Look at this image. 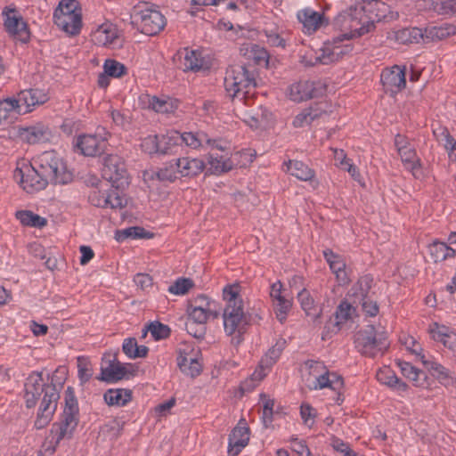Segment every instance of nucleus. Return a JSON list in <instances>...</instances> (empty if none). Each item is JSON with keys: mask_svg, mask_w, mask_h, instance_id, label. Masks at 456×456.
I'll return each mask as SVG.
<instances>
[{"mask_svg": "<svg viewBox=\"0 0 456 456\" xmlns=\"http://www.w3.org/2000/svg\"><path fill=\"white\" fill-rule=\"evenodd\" d=\"M24 387V398L28 408L35 407L43 395L35 420V427L42 429L50 423L57 409L59 390L53 383H45L42 373L36 371L27 378Z\"/></svg>", "mask_w": 456, "mask_h": 456, "instance_id": "nucleus-1", "label": "nucleus"}, {"mask_svg": "<svg viewBox=\"0 0 456 456\" xmlns=\"http://www.w3.org/2000/svg\"><path fill=\"white\" fill-rule=\"evenodd\" d=\"M270 59H250L242 65L230 66L224 77V88L227 96L232 101L247 102L257 86L258 66H269Z\"/></svg>", "mask_w": 456, "mask_h": 456, "instance_id": "nucleus-2", "label": "nucleus"}, {"mask_svg": "<svg viewBox=\"0 0 456 456\" xmlns=\"http://www.w3.org/2000/svg\"><path fill=\"white\" fill-rule=\"evenodd\" d=\"M240 292L239 284L226 285L223 289V297L226 301L223 312L224 329L228 336L234 335L232 342L235 345L241 342L242 334L250 320L244 312V304Z\"/></svg>", "mask_w": 456, "mask_h": 456, "instance_id": "nucleus-3", "label": "nucleus"}, {"mask_svg": "<svg viewBox=\"0 0 456 456\" xmlns=\"http://www.w3.org/2000/svg\"><path fill=\"white\" fill-rule=\"evenodd\" d=\"M333 27L340 30L345 38L360 37L374 28V20L365 14V7L357 4L351 5L338 13Z\"/></svg>", "mask_w": 456, "mask_h": 456, "instance_id": "nucleus-4", "label": "nucleus"}, {"mask_svg": "<svg viewBox=\"0 0 456 456\" xmlns=\"http://www.w3.org/2000/svg\"><path fill=\"white\" fill-rule=\"evenodd\" d=\"M33 160L35 167L49 183L67 184L73 180V174L68 169L63 159L54 151H44Z\"/></svg>", "mask_w": 456, "mask_h": 456, "instance_id": "nucleus-5", "label": "nucleus"}, {"mask_svg": "<svg viewBox=\"0 0 456 456\" xmlns=\"http://www.w3.org/2000/svg\"><path fill=\"white\" fill-rule=\"evenodd\" d=\"M131 19L132 23L135 24L141 32L147 36L159 34L166 26L165 16L159 11L152 8L135 9Z\"/></svg>", "mask_w": 456, "mask_h": 456, "instance_id": "nucleus-6", "label": "nucleus"}, {"mask_svg": "<svg viewBox=\"0 0 456 456\" xmlns=\"http://www.w3.org/2000/svg\"><path fill=\"white\" fill-rule=\"evenodd\" d=\"M102 174L110 186L120 191L129 183L125 162L118 155L110 154L104 158Z\"/></svg>", "mask_w": 456, "mask_h": 456, "instance_id": "nucleus-7", "label": "nucleus"}, {"mask_svg": "<svg viewBox=\"0 0 456 456\" xmlns=\"http://www.w3.org/2000/svg\"><path fill=\"white\" fill-rule=\"evenodd\" d=\"M354 343L361 354L370 357L382 354L387 347L385 340L377 338L373 326H368L367 329L358 331Z\"/></svg>", "mask_w": 456, "mask_h": 456, "instance_id": "nucleus-8", "label": "nucleus"}, {"mask_svg": "<svg viewBox=\"0 0 456 456\" xmlns=\"http://www.w3.org/2000/svg\"><path fill=\"white\" fill-rule=\"evenodd\" d=\"M92 205L111 209H122L127 204V200L122 191L109 186L107 189L94 190L89 195Z\"/></svg>", "mask_w": 456, "mask_h": 456, "instance_id": "nucleus-9", "label": "nucleus"}, {"mask_svg": "<svg viewBox=\"0 0 456 456\" xmlns=\"http://www.w3.org/2000/svg\"><path fill=\"white\" fill-rule=\"evenodd\" d=\"M14 176L20 178L22 188L28 193L41 191L49 183L44 177L38 168L35 167V161L22 167H17L14 171Z\"/></svg>", "mask_w": 456, "mask_h": 456, "instance_id": "nucleus-10", "label": "nucleus"}, {"mask_svg": "<svg viewBox=\"0 0 456 456\" xmlns=\"http://www.w3.org/2000/svg\"><path fill=\"white\" fill-rule=\"evenodd\" d=\"M102 132L92 134H82L77 138L75 146L81 154L86 157L101 155L107 148L109 133L103 128Z\"/></svg>", "mask_w": 456, "mask_h": 456, "instance_id": "nucleus-11", "label": "nucleus"}, {"mask_svg": "<svg viewBox=\"0 0 456 456\" xmlns=\"http://www.w3.org/2000/svg\"><path fill=\"white\" fill-rule=\"evenodd\" d=\"M395 146L405 168L410 170L414 177L419 178L421 175L420 163L413 146L406 137L401 134H396L395 137Z\"/></svg>", "mask_w": 456, "mask_h": 456, "instance_id": "nucleus-12", "label": "nucleus"}, {"mask_svg": "<svg viewBox=\"0 0 456 456\" xmlns=\"http://www.w3.org/2000/svg\"><path fill=\"white\" fill-rule=\"evenodd\" d=\"M315 389L328 388L334 395H339L344 386L341 376L336 372L326 370L325 366L315 361Z\"/></svg>", "mask_w": 456, "mask_h": 456, "instance_id": "nucleus-13", "label": "nucleus"}, {"mask_svg": "<svg viewBox=\"0 0 456 456\" xmlns=\"http://www.w3.org/2000/svg\"><path fill=\"white\" fill-rule=\"evenodd\" d=\"M18 96L23 114L32 112L37 107L45 104L50 99L48 92L41 88L20 90Z\"/></svg>", "mask_w": 456, "mask_h": 456, "instance_id": "nucleus-14", "label": "nucleus"}, {"mask_svg": "<svg viewBox=\"0 0 456 456\" xmlns=\"http://www.w3.org/2000/svg\"><path fill=\"white\" fill-rule=\"evenodd\" d=\"M323 256L340 286L347 285L351 279L344 258L330 249H325Z\"/></svg>", "mask_w": 456, "mask_h": 456, "instance_id": "nucleus-15", "label": "nucleus"}, {"mask_svg": "<svg viewBox=\"0 0 456 456\" xmlns=\"http://www.w3.org/2000/svg\"><path fill=\"white\" fill-rule=\"evenodd\" d=\"M380 79L387 90L396 93L405 86V67L394 65L385 69L381 73Z\"/></svg>", "mask_w": 456, "mask_h": 456, "instance_id": "nucleus-16", "label": "nucleus"}, {"mask_svg": "<svg viewBox=\"0 0 456 456\" xmlns=\"http://www.w3.org/2000/svg\"><path fill=\"white\" fill-rule=\"evenodd\" d=\"M19 135L22 141L27 142L29 144L49 142L53 136L49 126L43 123L20 127L19 129Z\"/></svg>", "mask_w": 456, "mask_h": 456, "instance_id": "nucleus-17", "label": "nucleus"}, {"mask_svg": "<svg viewBox=\"0 0 456 456\" xmlns=\"http://www.w3.org/2000/svg\"><path fill=\"white\" fill-rule=\"evenodd\" d=\"M387 38L399 45L419 44L421 40L428 42L425 31L416 27L388 31Z\"/></svg>", "mask_w": 456, "mask_h": 456, "instance_id": "nucleus-18", "label": "nucleus"}, {"mask_svg": "<svg viewBox=\"0 0 456 456\" xmlns=\"http://www.w3.org/2000/svg\"><path fill=\"white\" fill-rule=\"evenodd\" d=\"M249 441V428L245 422L240 421L229 435L228 453L237 456Z\"/></svg>", "mask_w": 456, "mask_h": 456, "instance_id": "nucleus-19", "label": "nucleus"}, {"mask_svg": "<svg viewBox=\"0 0 456 456\" xmlns=\"http://www.w3.org/2000/svg\"><path fill=\"white\" fill-rule=\"evenodd\" d=\"M77 424L78 413L63 411L62 419L52 426V433H55L57 436L56 443L64 438H70Z\"/></svg>", "mask_w": 456, "mask_h": 456, "instance_id": "nucleus-20", "label": "nucleus"}, {"mask_svg": "<svg viewBox=\"0 0 456 456\" xmlns=\"http://www.w3.org/2000/svg\"><path fill=\"white\" fill-rule=\"evenodd\" d=\"M429 332L433 339L443 343L445 347L456 352V333L451 328L434 322L429 326Z\"/></svg>", "mask_w": 456, "mask_h": 456, "instance_id": "nucleus-21", "label": "nucleus"}, {"mask_svg": "<svg viewBox=\"0 0 456 456\" xmlns=\"http://www.w3.org/2000/svg\"><path fill=\"white\" fill-rule=\"evenodd\" d=\"M142 103L147 104V108L159 113H173L178 108V102L169 97H157L150 94H144L141 97Z\"/></svg>", "mask_w": 456, "mask_h": 456, "instance_id": "nucleus-22", "label": "nucleus"}, {"mask_svg": "<svg viewBox=\"0 0 456 456\" xmlns=\"http://www.w3.org/2000/svg\"><path fill=\"white\" fill-rule=\"evenodd\" d=\"M176 167L180 177H193L203 172L205 162L198 158L183 157L176 159Z\"/></svg>", "mask_w": 456, "mask_h": 456, "instance_id": "nucleus-23", "label": "nucleus"}, {"mask_svg": "<svg viewBox=\"0 0 456 456\" xmlns=\"http://www.w3.org/2000/svg\"><path fill=\"white\" fill-rule=\"evenodd\" d=\"M289 99L295 102L310 100L314 96V81L311 79L299 80L288 88Z\"/></svg>", "mask_w": 456, "mask_h": 456, "instance_id": "nucleus-24", "label": "nucleus"}, {"mask_svg": "<svg viewBox=\"0 0 456 456\" xmlns=\"http://www.w3.org/2000/svg\"><path fill=\"white\" fill-rule=\"evenodd\" d=\"M95 40L102 45L116 50L124 46L125 41L115 28H99L94 34Z\"/></svg>", "mask_w": 456, "mask_h": 456, "instance_id": "nucleus-25", "label": "nucleus"}, {"mask_svg": "<svg viewBox=\"0 0 456 456\" xmlns=\"http://www.w3.org/2000/svg\"><path fill=\"white\" fill-rule=\"evenodd\" d=\"M55 25L70 36L77 35L82 28V15H53Z\"/></svg>", "mask_w": 456, "mask_h": 456, "instance_id": "nucleus-26", "label": "nucleus"}, {"mask_svg": "<svg viewBox=\"0 0 456 456\" xmlns=\"http://www.w3.org/2000/svg\"><path fill=\"white\" fill-rule=\"evenodd\" d=\"M177 365L183 373L191 378L200 375L202 370V366L196 357L181 351L177 356Z\"/></svg>", "mask_w": 456, "mask_h": 456, "instance_id": "nucleus-27", "label": "nucleus"}, {"mask_svg": "<svg viewBox=\"0 0 456 456\" xmlns=\"http://www.w3.org/2000/svg\"><path fill=\"white\" fill-rule=\"evenodd\" d=\"M174 134L175 135V138H176V141H179V144L185 143L186 146L191 149H198L204 143L210 145L212 142H214L204 132H178V134Z\"/></svg>", "mask_w": 456, "mask_h": 456, "instance_id": "nucleus-28", "label": "nucleus"}, {"mask_svg": "<svg viewBox=\"0 0 456 456\" xmlns=\"http://www.w3.org/2000/svg\"><path fill=\"white\" fill-rule=\"evenodd\" d=\"M128 370L125 365L119 362H110L105 368L101 369V377L99 379L106 382H116L126 377Z\"/></svg>", "mask_w": 456, "mask_h": 456, "instance_id": "nucleus-29", "label": "nucleus"}, {"mask_svg": "<svg viewBox=\"0 0 456 456\" xmlns=\"http://www.w3.org/2000/svg\"><path fill=\"white\" fill-rule=\"evenodd\" d=\"M401 373L412 382L415 387H424L426 384V374L419 369L412 366L410 362L402 360L396 361Z\"/></svg>", "mask_w": 456, "mask_h": 456, "instance_id": "nucleus-30", "label": "nucleus"}, {"mask_svg": "<svg viewBox=\"0 0 456 456\" xmlns=\"http://www.w3.org/2000/svg\"><path fill=\"white\" fill-rule=\"evenodd\" d=\"M219 315L216 308H202V304L200 306L188 307V319L189 322H194L200 325L205 326L207 321L212 317L217 318Z\"/></svg>", "mask_w": 456, "mask_h": 456, "instance_id": "nucleus-31", "label": "nucleus"}, {"mask_svg": "<svg viewBox=\"0 0 456 456\" xmlns=\"http://www.w3.org/2000/svg\"><path fill=\"white\" fill-rule=\"evenodd\" d=\"M373 285V278L370 275L361 277L352 287V295L354 297V303L370 298V290Z\"/></svg>", "mask_w": 456, "mask_h": 456, "instance_id": "nucleus-32", "label": "nucleus"}, {"mask_svg": "<svg viewBox=\"0 0 456 456\" xmlns=\"http://www.w3.org/2000/svg\"><path fill=\"white\" fill-rule=\"evenodd\" d=\"M104 401L110 406H124L132 399L130 389L117 388L109 389L103 395Z\"/></svg>", "mask_w": 456, "mask_h": 456, "instance_id": "nucleus-33", "label": "nucleus"}, {"mask_svg": "<svg viewBox=\"0 0 456 456\" xmlns=\"http://www.w3.org/2000/svg\"><path fill=\"white\" fill-rule=\"evenodd\" d=\"M428 251L435 262H443L455 256V250L439 240H434L428 246Z\"/></svg>", "mask_w": 456, "mask_h": 456, "instance_id": "nucleus-34", "label": "nucleus"}, {"mask_svg": "<svg viewBox=\"0 0 456 456\" xmlns=\"http://www.w3.org/2000/svg\"><path fill=\"white\" fill-rule=\"evenodd\" d=\"M455 34L456 26L449 23H444L441 26H435L425 29V36L428 42L442 40Z\"/></svg>", "mask_w": 456, "mask_h": 456, "instance_id": "nucleus-35", "label": "nucleus"}, {"mask_svg": "<svg viewBox=\"0 0 456 456\" xmlns=\"http://www.w3.org/2000/svg\"><path fill=\"white\" fill-rule=\"evenodd\" d=\"M123 352L131 359L143 358L147 355L149 348L145 346H138L134 338H126L122 345Z\"/></svg>", "mask_w": 456, "mask_h": 456, "instance_id": "nucleus-36", "label": "nucleus"}, {"mask_svg": "<svg viewBox=\"0 0 456 456\" xmlns=\"http://www.w3.org/2000/svg\"><path fill=\"white\" fill-rule=\"evenodd\" d=\"M16 217L26 226L42 228L46 225L45 218L29 210H20L16 212Z\"/></svg>", "mask_w": 456, "mask_h": 456, "instance_id": "nucleus-37", "label": "nucleus"}, {"mask_svg": "<svg viewBox=\"0 0 456 456\" xmlns=\"http://www.w3.org/2000/svg\"><path fill=\"white\" fill-rule=\"evenodd\" d=\"M287 170L297 179L311 181L314 172L305 163L299 160H289Z\"/></svg>", "mask_w": 456, "mask_h": 456, "instance_id": "nucleus-38", "label": "nucleus"}, {"mask_svg": "<svg viewBox=\"0 0 456 456\" xmlns=\"http://www.w3.org/2000/svg\"><path fill=\"white\" fill-rule=\"evenodd\" d=\"M208 164L210 170L215 174L228 172L233 167L232 161L226 156L210 154Z\"/></svg>", "mask_w": 456, "mask_h": 456, "instance_id": "nucleus-39", "label": "nucleus"}, {"mask_svg": "<svg viewBox=\"0 0 456 456\" xmlns=\"http://www.w3.org/2000/svg\"><path fill=\"white\" fill-rule=\"evenodd\" d=\"M12 111L17 114H23L18 95L0 101V119H6L9 117L10 112Z\"/></svg>", "mask_w": 456, "mask_h": 456, "instance_id": "nucleus-40", "label": "nucleus"}, {"mask_svg": "<svg viewBox=\"0 0 456 456\" xmlns=\"http://www.w3.org/2000/svg\"><path fill=\"white\" fill-rule=\"evenodd\" d=\"M154 175L161 182H174L180 176L176 167V159L165 163L155 172Z\"/></svg>", "mask_w": 456, "mask_h": 456, "instance_id": "nucleus-41", "label": "nucleus"}, {"mask_svg": "<svg viewBox=\"0 0 456 456\" xmlns=\"http://www.w3.org/2000/svg\"><path fill=\"white\" fill-rule=\"evenodd\" d=\"M376 378L379 383L391 387L396 385L403 389L406 387V385L403 382H401L395 372L387 366L380 368L376 373Z\"/></svg>", "mask_w": 456, "mask_h": 456, "instance_id": "nucleus-42", "label": "nucleus"}, {"mask_svg": "<svg viewBox=\"0 0 456 456\" xmlns=\"http://www.w3.org/2000/svg\"><path fill=\"white\" fill-rule=\"evenodd\" d=\"M430 7L438 14H456V0H429Z\"/></svg>", "mask_w": 456, "mask_h": 456, "instance_id": "nucleus-43", "label": "nucleus"}, {"mask_svg": "<svg viewBox=\"0 0 456 456\" xmlns=\"http://www.w3.org/2000/svg\"><path fill=\"white\" fill-rule=\"evenodd\" d=\"M53 15H82L78 9V3L76 0H61L55 9Z\"/></svg>", "mask_w": 456, "mask_h": 456, "instance_id": "nucleus-44", "label": "nucleus"}, {"mask_svg": "<svg viewBox=\"0 0 456 456\" xmlns=\"http://www.w3.org/2000/svg\"><path fill=\"white\" fill-rule=\"evenodd\" d=\"M240 54L244 57H271L264 47L253 42H246L240 48Z\"/></svg>", "mask_w": 456, "mask_h": 456, "instance_id": "nucleus-45", "label": "nucleus"}, {"mask_svg": "<svg viewBox=\"0 0 456 456\" xmlns=\"http://www.w3.org/2000/svg\"><path fill=\"white\" fill-rule=\"evenodd\" d=\"M297 19L303 25V32L308 36L314 33V9L308 7L297 12Z\"/></svg>", "mask_w": 456, "mask_h": 456, "instance_id": "nucleus-46", "label": "nucleus"}, {"mask_svg": "<svg viewBox=\"0 0 456 456\" xmlns=\"http://www.w3.org/2000/svg\"><path fill=\"white\" fill-rule=\"evenodd\" d=\"M406 350L414 354L424 365H428V361L422 354L423 349L421 345L411 336H406L402 339Z\"/></svg>", "mask_w": 456, "mask_h": 456, "instance_id": "nucleus-47", "label": "nucleus"}, {"mask_svg": "<svg viewBox=\"0 0 456 456\" xmlns=\"http://www.w3.org/2000/svg\"><path fill=\"white\" fill-rule=\"evenodd\" d=\"M103 71L111 77H121L126 74V68L115 59H105Z\"/></svg>", "mask_w": 456, "mask_h": 456, "instance_id": "nucleus-48", "label": "nucleus"}, {"mask_svg": "<svg viewBox=\"0 0 456 456\" xmlns=\"http://www.w3.org/2000/svg\"><path fill=\"white\" fill-rule=\"evenodd\" d=\"M194 287V282L190 278H178L168 287V292L174 295H185Z\"/></svg>", "mask_w": 456, "mask_h": 456, "instance_id": "nucleus-49", "label": "nucleus"}, {"mask_svg": "<svg viewBox=\"0 0 456 456\" xmlns=\"http://www.w3.org/2000/svg\"><path fill=\"white\" fill-rule=\"evenodd\" d=\"M211 63L205 61V59H185V62L181 67L183 71L200 72L210 69Z\"/></svg>", "mask_w": 456, "mask_h": 456, "instance_id": "nucleus-50", "label": "nucleus"}, {"mask_svg": "<svg viewBox=\"0 0 456 456\" xmlns=\"http://www.w3.org/2000/svg\"><path fill=\"white\" fill-rule=\"evenodd\" d=\"M355 314V308L347 302H341L336 312L337 323L342 324L352 319Z\"/></svg>", "mask_w": 456, "mask_h": 456, "instance_id": "nucleus-51", "label": "nucleus"}, {"mask_svg": "<svg viewBox=\"0 0 456 456\" xmlns=\"http://www.w3.org/2000/svg\"><path fill=\"white\" fill-rule=\"evenodd\" d=\"M284 344L285 341H282L281 343H277L274 346L269 349L266 354L261 359L262 366L265 364L266 368L270 369L280 357Z\"/></svg>", "mask_w": 456, "mask_h": 456, "instance_id": "nucleus-52", "label": "nucleus"}, {"mask_svg": "<svg viewBox=\"0 0 456 456\" xmlns=\"http://www.w3.org/2000/svg\"><path fill=\"white\" fill-rule=\"evenodd\" d=\"M142 149L143 151H145L148 154L152 153H160V151H165L163 148H159V135H149L146 138H144L141 143Z\"/></svg>", "mask_w": 456, "mask_h": 456, "instance_id": "nucleus-53", "label": "nucleus"}, {"mask_svg": "<svg viewBox=\"0 0 456 456\" xmlns=\"http://www.w3.org/2000/svg\"><path fill=\"white\" fill-rule=\"evenodd\" d=\"M174 134H178V131H171L167 134L159 135V148L162 147L165 150V151H160V153L167 154L173 146L179 145V141H176Z\"/></svg>", "mask_w": 456, "mask_h": 456, "instance_id": "nucleus-54", "label": "nucleus"}, {"mask_svg": "<svg viewBox=\"0 0 456 456\" xmlns=\"http://www.w3.org/2000/svg\"><path fill=\"white\" fill-rule=\"evenodd\" d=\"M64 402L65 406L63 411L79 413L77 400L74 389L71 387H68L65 391Z\"/></svg>", "mask_w": 456, "mask_h": 456, "instance_id": "nucleus-55", "label": "nucleus"}, {"mask_svg": "<svg viewBox=\"0 0 456 456\" xmlns=\"http://www.w3.org/2000/svg\"><path fill=\"white\" fill-rule=\"evenodd\" d=\"M297 299L305 314L311 315L312 310L314 309V299L310 292L306 289H303L297 293Z\"/></svg>", "mask_w": 456, "mask_h": 456, "instance_id": "nucleus-56", "label": "nucleus"}, {"mask_svg": "<svg viewBox=\"0 0 456 456\" xmlns=\"http://www.w3.org/2000/svg\"><path fill=\"white\" fill-rule=\"evenodd\" d=\"M148 330L155 339L166 338L170 334V329L159 322H151Z\"/></svg>", "mask_w": 456, "mask_h": 456, "instance_id": "nucleus-57", "label": "nucleus"}, {"mask_svg": "<svg viewBox=\"0 0 456 456\" xmlns=\"http://www.w3.org/2000/svg\"><path fill=\"white\" fill-rule=\"evenodd\" d=\"M314 120V116L312 113V108H306L299 114H297L294 120L293 126L295 127H303L305 126H310L312 121Z\"/></svg>", "mask_w": 456, "mask_h": 456, "instance_id": "nucleus-58", "label": "nucleus"}, {"mask_svg": "<svg viewBox=\"0 0 456 456\" xmlns=\"http://www.w3.org/2000/svg\"><path fill=\"white\" fill-rule=\"evenodd\" d=\"M57 436L55 433L50 434V436L46 438L45 442L42 445V449L40 450L38 456H45V455H52L55 450L57 445L60 444L61 441H57L56 439Z\"/></svg>", "mask_w": 456, "mask_h": 456, "instance_id": "nucleus-59", "label": "nucleus"}, {"mask_svg": "<svg viewBox=\"0 0 456 456\" xmlns=\"http://www.w3.org/2000/svg\"><path fill=\"white\" fill-rule=\"evenodd\" d=\"M290 442L293 452H295L298 456H311L310 449L304 440L292 437Z\"/></svg>", "mask_w": 456, "mask_h": 456, "instance_id": "nucleus-60", "label": "nucleus"}, {"mask_svg": "<svg viewBox=\"0 0 456 456\" xmlns=\"http://www.w3.org/2000/svg\"><path fill=\"white\" fill-rule=\"evenodd\" d=\"M78 378L82 383L87 382L92 377V369L88 362L77 359Z\"/></svg>", "mask_w": 456, "mask_h": 456, "instance_id": "nucleus-61", "label": "nucleus"}, {"mask_svg": "<svg viewBox=\"0 0 456 456\" xmlns=\"http://www.w3.org/2000/svg\"><path fill=\"white\" fill-rule=\"evenodd\" d=\"M314 361L307 360L305 363L300 367V372L302 376V379L305 382V385L312 390L314 381L311 378V369L313 367Z\"/></svg>", "mask_w": 456, "mask_h": 456, "instance_id": "nucleus-62", "label": "nucleus"}, {"mask_svg": "<svg viewBox=\"0 0 456 456\" xmlns=\"http://www.w3.org/2000/svg\"><path fill=\"white\" fill-rule=\"evenodd\" d=\"M333 449L342 454V456H356V453L350 448L349 444L338 438H334L331 442Z\"/></svg>", "mask_w": 456, "mask_h": 456, "instance_id": "nucleus-63", "label": "nucleus"}, {"mask_svg": "<svg viewBox=\"0 0 456 456\" xmlns=\"http://www.w3.org/2000/svg\"><path fill=\"white\" fill-rule=\"evenodd\" d=\"M292 306L291 301L289 302H282V303H274L273 308L276 314L277 319L282 323L288 315L290 308Z\"/></svg>", "mask_w": 456, "mask_h": 456, "instance_id": "nucleus-64", "label": "nucleus"}]
</instances>
